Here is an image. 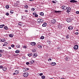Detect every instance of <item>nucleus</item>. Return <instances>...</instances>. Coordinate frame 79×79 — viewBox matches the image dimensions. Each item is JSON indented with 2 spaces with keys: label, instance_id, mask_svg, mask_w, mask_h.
<instances>
[{
  "label": "nucleus",
  "instance_id": "1",
  "mask_svg": "<svg viewBox=\"0 0 79 79\" xmlns=\"http://www.w3.org/2000/svg\"><path fill=\"white\" fill-rule=\"evenodd\" d=\"M44 22V20L42 19H38L37 20V23H42Z\"/></svg>",
  "mask_w": 79,
  "mask_h": 79
},
{
  "label": "nucleus",
  "instance_id": "2",
  "mask_svg": "<svg viewBox=\"0 0 79 79\" xmlns=\"http://www.w3.org/2000/svg\"><path fill=\"white\" fill-rule=\"evenodd\" d=\"M66 9L67 10L66 11L67 13H69V12L71 11V8L70 7H66Z\"/></svg>",
  "mask_w": 79,
  "mask_h": 79
},
{
  "label": "nucleus",
  "instance_id": "3",
  "mask_svg": "<svg viewBox=\"0 0 79 79\" xmlns=\"http://www.w3.org/2000/svg\"><path fill=\"white\" fill-rule=\"evenodd\" d=\"M28 76L29 74L27 73H24L23 74V76H24V77H27Z\"/></svg>",
  "mask_w": 79,
  "mask_h": 79
},
{
  "label": "nucleus",
  "instance_id": "4",
  "mask_svg": "<svg viewBox=\"0 0 79 79\" xmlns=\"http://www.w3.org/2000/svg\"><path fill=\"white\" fill-rule=\"evenodd\" d=\"M78 47L79 46L77 45H75L74 46L73 48L74 50H77V49H78Z\"/></svg>",
  "mask_w": 79,
  "mask_h": 79
},
{
  "label": "nucleus",
  "instance_id": "5",
  "mask_svg": "<svg viewBox=\"0 0 79 79\" xmlns=\"http://www.w3.org/2000/svg\"><path fill=\"white\" fill-rule=\"evenodd\" d=\"M52 23L53 24H55L56 23V20L55 19H52L51 21Z\"/></svg>",
  "mask_w": 79,
  "mask_h": 79
},
{
  "label": "nucleus",
  "instance_id": "6",
  "mask_svg": "<svg viewBox=\"0 0 79 79\" xmlns=\"http://www.w3.org/2000/svg\"><path fill=\"white\" fill-rule=\"evenodd\" d=\"M70 2L71 3H77V1L75 0H71Z\"/></svg>",
  "mask_w": 79,
  "mask_h": 79
},
{
  "label": "nucleus",
  "instance_id": "7",
  "mask_svg": "<svg viewBox=\"0 0 79 79\" xmlns=\"http://www.w3.org/2000/svg\"><path fill=\"white\" fill-rule=\"evenodd\" d=\"M66 6H61V8H62V9L65 10L66 9Z\"/></svg>",
  "mask_w": 79,
  "mask_h": 79
},
{
  "label": "nucleus",
  "instance_id": "8",
  "mask_svg": "<svg viewBox=\"0 0 79 79\" xmlns=\"http://www.w3.org/2000/svg\"><path fill=\"white\" fill-rule=\"evenodd\" d=\"M67 23H70L71 21V19H70V18H68L67 19Z\"/></svg>",
  "mask_w": 79,
  "mask_h": 79
},
{
  "label": "nucleus",
  "instance_id": "9",
  "mask_svg": "<svg viewBox=\"0 0 79 79\" xmlns=\"http://www.w3.org/2000/svg\"><path fill=\"white\" fill-rule=\"evenodd\" d=\"M33 15H35V17H38V15L37 14V13H33Z\"/></svg>",
  "mask_w": 79,
  "mask_h": 79
},
{
  "label": "nucleus",
  "instance_id": "10",
  "mask_svg": "<svg viewBox=\"0 0 79 79\" xmlns=\"http://www.w3.org/2000/svg\"><path fill=\"white\" fill-rule=\"evenodd\" d=\"M47 23H44V24L42 25L43 27H46L47 26Z\"/></svg>",
  "mask_w": 79,
  "mask_h": 79
},
{
  "label": "nucleus",
  "instance_id": "11",
  "mask_svg": "<svg viewBox=\"0 0 79 79\" xmlns=\"http://www.w3.org/2000/svg\"><path fill=\"white\" fill-rule=\"evenodd\" d=\"M36 44L34 42L31 43V45L33 46H34V45H35Z\"/></svg>",
  "mask_w": 79,
  "mask_h": 79
},
{
  "label": "nucleus",
  "instance_id": "12",
  "mask_svg": "<svg viewBox=\"0 0 79 79\" xmlns=\"http://www.w3.org/2000/svg\"><path fill=\"white\" fill-rule=\"evenodd\" d=\"M68 29L69 30H72L73 29V27L72 26H69L68 27Z\"/></svg>",
  "mask_w": 79,
  "mask_h": 79
},
{
  "label": "nucleus",
  "instance_id": "13",
  "mask_svg": "<svg viewBox=\"0 0 79 79\" xmlns=\"http://www.w3.org/2000/svg\"><path fill=\"white\" fill-rule=\"evenodd\" d=\"M51 64L52 66H55V65H56V63H55V62H52Z\"/></svg>",
  "mask_w": 79,
  "mask_h": 79
},
{
  "label": "nucleus",
  "instance_id": "14",
  "mask_svg": "<svg viewBox=\"0 0 79 79\" xmlns=\"http://www.w3.org/2000/svg\"><path fill=\"white\" fill-rule=\"evenodd\" d=\"M14 36V35L13 34H10L9 35V36L10 37H13Z\"/></svg>",
  "mask_w": 79,
  "mask_h": 79
},
{
  "label": "nucleus",
  "instance_id": "15",
  "mask_svg": "<svg viewBox=\"0 0 79 79\" xmlns=\"http://www.w3.org/2000/svg\"><path fill=\"white\" fill-rule=\"evenodd\" d=\"M2 69L3 71H6V68L5 67H3L2 68Z\"/></svg>",
  "mask_w": 79,
  "mask_h": 79
},
{
  "label": "nucleus",
  "instance_id": "16",
  "mask_svg": "<svg viewBox=\"0 0 79 79\" xmlns=\"http://www.w3.org/2000/svg\"><path fill=\"white\" fill-rule=\"evenodd\" d=\"M15 73L16 75H17V74H19V71L18 70H16L15 71Z\"/></svg>",
  "mask_w": 79,
  "mask_h": 79
},
{
  "label": "nucleus",
  "instance_id": "17",
  "mask_svg": "<svg viewBox=\"0 0 79 79\" xmlns=\"http://www.w3.org/2000/svg\"><path fill=\"white\" fill-rule=\"evenodd\" d=\"M33 56L34 58H35V57H37V54H33Z\"/></svg>",
  "mask_w": 79,
  "mask_h": 79
},
{
  "label": "nucleus",
  "instance_id": "18",
  "mask_svg": "<svg viewBox=\"0 0 79 79\" xmlns=\"http://www.w3.org/2000/svg\"><path fill=\"white\" fill-rule=\"evenodd\" d=\"M58 27L59 28V29H61L62 28V26L61 25H59L58 26Z\"/></svg>",
  "mask_w": 79,
  "mask_h": 79
},
{
  "label": "nucleus",
  "instance_id": "19",
  "mask_svg": "<svg viewBox=\"0 0 79 79\" xmlns=\"http://www.w3.org/2000/svg\"><path fill=\"white\" fill-rule=\"evenodd\" d=\"M5 39H2V40H1V42H5Z\"/></svg>",
  "mask_w": 79,
  "mask_h": 79
},
{
  "label": "nucleus",
  "instance_id": "20",
  "mask_svg": "<svg viewBox=\"0 0 79 79\" xmlns=\"http://www.w3.org/2000/svg\"><path fill=\"white\" fill-rule=\"evenodd\" d=\"M16 47H17V48H20V44L17 45L16 46Z\"/></svg>",
  "mask_w": 79,
  "mask_h": 79
},
{
  "label": "nucleus",
  "instance_id": "21",
  "mask_svg": "<svg viewBox=\"0 0 79 79\" xmlns=\"http://www.w3.org/2000/svg\"><path fill=\"white\" fill-rule=\"evenodd\" d=\"M30 63H31V64H32V63H34V60H32L31 61H30Z\"/></svg>",
  "mask_w": 79,
  "mask_h": 79
},
{
  "label": "nucleus",
  "instance_id": "22",
  "mask_svg": "<svg viewBox=\"0 0 79 79\" xmlns=\"http://www.w3.org/2000/svg\"><path fill=\"white\" fill-rule=\"evenodd\" d=\"M19 50H16L15 52L16 53H19Z\"/></svg>",
  "mask_w": 79,
  "mask_h": 79
},
{
  "label": "nucleus",
  "instance_id": "23",
  "mask_svg": "<svg viewBox=\"0 0 79 79\" xmlns=\"http://www.w3.org/2000/svg\"><path fill=\"white\" fill-rule=\"evenodd\" d=\"M45 78V77L44 76H41V78L42 79H44Z\"/></svg>",
  "mask_w": 79,
  "mask_h": 79
},
{
  "label": "nucleus",
  "instance_id": "24",
  "mask_svg": "<svg viewBox=\"0 0 79 79\" xmlns=\"http://www.w3.org/2000/svg\"><path fill=\"white\" fill-rule=\"evenodd\" d=\"M40 15L41 16H44V13L41 12L40 13Z\"/></svg>",
  "mask_w": 79,
  "mask_h": 79
},
{
  "label": "nucleus",
  "instance_id": "25",
  "mask_svg": "<svg viewBox=\"0 0 79 79\" xmlns=\"http://www.w3.org/2000/svg\"><path fill=\"white\" fill-rule=\"evenodd\" d=\"M28 56H32V53H31V54H27Z\"/></svg>",
  "mask_w": 79,
  "mask_h": 79
},
{
  "label": "nucleus",
  "instance_id": "26",
  "mask_svg": "<svg viewBox=\"0 0 79 79\" xmlns=\"http://www.w3.org/2000/svg\"><path fill=\"white\" fill-rule=\"evenodd\" d=\"M24 6L25 8H28V6L27 5H24Z\"/></svg>",
  "mask_w": 79,
  "mask_h": 79
},
{
  "label": "nucleus",
  "instance_id": "27",
  "mask_svg": "<svg viewBox=\"0 0 79 79\" xmlns=\"http://www.w3.org/2000/svg\"><path fill=\"white\" fill-rule=\"evenodd\" d=\"M4 28L5 29H6V30L8 29V27L7 26H5L4 27Z\"/></svg>",
  "mask_w": 79,
  "mask_h": 79
},
{
  "label": "nucleus",
  "instance_id": "28",
  "mask_svg": "<svg viewBox=\"0 0 79 79\" xmlns=\"http://www.w3.org/2000/svg\"><path fill=\"white\" fill-rule=\"evenodd\" d=\"M6 8H7V9H8V8H10V6H9L8 5H7L6 6Z\"/></svg>",
  "mask_w": 79,
  "mask_h": 79
},
{
  "label": "nucleus",
  "instance_id": "29",
  "mask_svg": "<svg viewBox=\"0 0 79 79\" xmlns=\"http://www.w3.org/2000/svg\"><path fill=\"white\" fill-rule=\"evenodd\" d=\"M44 36H42L41 37H40V39H44Z\"/></svg>",
  "mask_w": 79,
  "mask_h": 79
},
{
  "label": "nucleus",
  "instance_id": "30",
  "mask_svg": "<svg viewBox=\"0 0 79 79\" xmlns=\"http://www.w3.org/2000/svg\"><path fill=\"white\" fill-rule=\"evenodd\" d=\"M38 48H42V46L40 45H38Z\"/></svg>",
  "mask_w": 79,
  "mask_h": 79
},
{
  "label": "nucleus",
  "instance_id": "31",
  "mask_svg": "<svg viewBox=\"0 0 79 79\" xmlns=\"http://www.w3.org/2000/svg\"><path fill=\"white\" fill-rule=\"evenodd\" d=\"M65 60H66L67 61H68V60H69V58L67 57L65 58Z\"/></svg>",
  "mask_w": 79,
  "mask_h": 79
},
{
  "label": "nucleus",
  "instance_id": "32",
  "mask_svg": "<svg viewBox=\"0 0 79 79\" xmlns=\"http://www.w3.org/2000/svg\"><path fill=\"white\" fill-rule=\"evenodd\" d=\"M60 11H57L56 10L55 11V13H60Z\"/></svg>",
  "mask_w": 79,
  "mask_h": 79
},
{
  "label": "nucleus",
  "instance_id": "33",
  "mask_svg": "<svg viewBox=\"0 0 79 79\" xmlns=\"http://www.w3.org/2000/svg\"><path fill=\"white\" fill-rule=\"evenodd\" d=\"M18 25L19 26H22V23H18Z\"/></svg>",
  "mask_w": 79,
  "mask_h": 79
},
{
  "label": "nucleus",
  "instance_id": "34",
  "mask_svg": "<svg viewBox=\"0 0 79 79\" xmlns=\"http://www.w3.org/2000/svg\"><path fill=\"white\" fill-rule=\"evenodd\" d=\"M11 47H12V48H14L15 47V45L14 44H12L11 45Z\"/></svg>",
  "mask_w": 79,
  "mask_h": 79
},
{
  "label": "nucleus",
  "instance_id": "35",
  "mask_svg": "<svg viewBox=\"0 0 79 79\" xmlns=\"http://www.w3.org/2000/svg\"><path fill=\"white\" fill-rule=\"evenodd\" d=\"M31 10L32 11H34V10H35V9L34 8H31Z\"/></svg>",
  "mask_w": 79,
  "mask_h": 79
},
{
  "label": "nucleus",
  "instance_id": "36",
  "mask_svg": "<svg viewBox=\"0 0 79 79\" xmlns=\"http://www.w3.org/2000/svg\"><path fill=\"white\" fill-rule=\"evenodd\" d=\"M3 26H2V25H0V28H3Z\"/></svg>",
  "mask_w": 79,
  "mask_h": 79
},
{
  "label": "nucleus",
  "instance_id": "37",
  "mask_svg": "<svg viewBox=\"0 0 79 79\" xmlns=\"http://www.w3.org/2000/svg\"><path fill=\"white\" fill-rule=\"evenodd\" d=\"M42 75H43V73H40L39 74V75L40 76H42Z\"/></svg>",
  "mask_w": 79,
  "mask_h": 79
},
{
  "label": "nucleus",
  "instance_id": "38",
  "mask_svg": "<svg viewBox=\"0 0 79 79\" xmlns=\"http://www.w3.org/2000/svg\"><path fill=\"white\" fill-rule=\"evenodd\" d=\"M23 48H27V47H26V46H23Z\"/></svg>",
  "mask_w": 79,
  "mask_h": 79
},
{
  "label": "nucleus",
  "instance_id": "39",
  "mask_svg": "<svg viewBox=\"0 0 79 79\" xmlns=\"http://www.w3.org/2000/svg\"><path fill=\"white\" fill-rule=\"evenodd\" d=\"M26 64H27V65H29V62H27L26 63Z\"/></svg>",
  "mask_w": 79,
  "mask_h": 79
},
{
  "label": "nucleus",
  "instance_id": "40",
  "mask_svg": "<svg viewBox=\"0 0 79 79\" xmlns=\"http://www.w3.org/2000/svg\"><path fill=\"white\" fill-rule=\"evenodd\" d=\"M48 61H52V59L50 58L49 59H48Z\"/></svg>",
  "mask_w": 79,
  "mask_h": 79
},
{
  "label": "nucleus",
  "instance_id": "41",
  "mask_svg": "<svg viewBox=\"0 0 79 79\" xmlns=\"http://www.w3.org/2000/svg\"><path fill=\"white\" fill-rule=\"evenodd\" d=\"M10 13H12V14L13 13V10H10Z\"/></svg>",
  "mask_w": 79,
  "mask_h": 79
},
{
  "label": "nucleus",
  "instance_id": "42",
  "mask_svg": "<svg viewBox=\"0 0 79 79\" xmlns=\"http://www.w3.org/2000/svg\"><path fill=\"white\" fill-rule=\"evenodd\" d=\"M6 16H8V15H9V13H6Z\"/></svg>",
  "mask_w": 79,
  "mask_h": 79
},
{
  "label": "nucleus",
  "instance_id": "43",
  "mask_svg": "<svg viewBox=\"0 0 79 79\" xmlns=\"http://www.w3.org/2000/svg\"><path fill=\"white\" fill-rule=\"evenodd\" d=\"M76 13L77 14H79V11H77L76 12Z\"/></svg>",
  "mask_w": 79,
  "mask_h": 79
},
{
  "label": "nucleus",
  "instance_id": "44",
  "mask_svg": "<svg viewBox=\"0 0 79 79\" xmlns=\"http://www.w3.org/2000/svg\"><path fill=\"white\" fill-rule=\"evenodd\" d=\"M25 12H26V13H27L28 12V10H25Z\"/></svg>",
  "mask_w": 79,
  "mask_h": 79
},
{
  "label": "nucleus",
  "instance_id": "45",
  "mask_svg": "<svg viewBox=\"0 0 79 79\" xmlns=\"http://www.w3.org/2000/svg\"><path fill=\"white\" fill-rule=\"evenodd\" d=\"M52 3H56V2H55V1H53L52 2Z\"/></svg>",
  "mask_w": 79,
  "mask_h": 79
},
{
  "label": "nucleus",
  "instance_id": "46",
  "mask_svg": "<svg viewBox=\"0 0 79 79\" xmlns=\"http://www.w3.org/2000/svg\"><path fill=\"white\" fill-rule=\"evenodd\" d=\"M33 52H35V50L34 49L32 50Z\"/></svg>",
  "mask_w": 79,
  "mask_h": 79
},
{
  "label": "nucleus",
  "instance_id": "47",
  "mask_svg": "<svg viewBox=\"0 0 79 79\" xmlns=\"http://www.w3.org/2000/svg\"><path fill=\"white\" fill-rule=\"evenodd\" d=\"M3 66H0V69H2V68H3Z\"/></svg>",
  "mask_w": 79,
  "mask_h": 79
},
{
  "label": "nucleus",
  "instance_id": "48",
  "mask_svg": "<svg viewBox=\"0 0 79 79\" xmlns=\"http://www.w3.org/2000/svg\"><path fill=\"white\" fill-rule=\"evenodd\" d=\"M66 38H67V39H68V38H69V36H68V35L66 36Z\"/></svg>",
  "mask_w": 79,
  "mask_h": 79
},
{
  "label": "nucleus",
  "instance_id": "49",
  "mask_svg": "<svg viewBox=\"0 0 79 79\" xmlns=\"http://www.w3.org/2000/svg\"><path fill=\"white\" fill-rule=\"evenodd\" d=\"M5 44L6 45H7V42H5Z\"/></svg>",
  "mask_w": 79,
  "mask_h": 79
},
{
  "label": "nucleus",
  "instance_id": "50",
  "mask_svg": "<svg viewBox=\"0 0 79 79\" xmlns=\"http://www.w3.org/2000/svg\"><path fill=\"white\" fill-rule=\"evenodd\" d=\"M78 32H76L75 33V34H76V35H77V34H78Z\"/></svg>",
  "mask_w": 79,
  "mask_h": 79
},
{
  "label": "nucleus",
  "instance_id": "51",
  "mask_svg": "<svg viewBox=\"0 0 79 79\" xmlns=\"http://www.w3.org/2000/svg\"><path fill=\"white\" fill-rule=\"evenodd\" d=\"M60 47H58L57 49H60Z\"/></svg>",
  "mask_w": 79,
  "mask_h": 79
},
{
  "label": "nucleus",
  "instance_id": "52",
  "mask_svg": "<svg viewBox=\"0 0 79 79\" xmlns=\"http://www.w3.org/2000/svg\"><path fill=\"white\" fill-rule=\"evenodd\" d=\"M0 52H2V50H0Z\"/></svg>",
  "mask_w": 79,
  "mask_h": 79
},
{
  "label": "nucleus",
  "instance_id": "53",
  "mask_svg": "<svg viewBox=\"0 0 79 79\" xmlns=\"http://www.w3.org/2000/svg\"><path fill=\"white\" fill-rule=\"evenodd\" d=\"M2 27H3V26H5V24H2Z\"/></svg>",
  "mask_w": 79,
  "mask_h": 79
},
{
  "label": "nucleus",
  "instance_id": "54",
  "mask_svg": "<svg viewBox=\"0 0 79 79\" xmlns=\"http://www.w3.org/2000/svg\"><path fill=\"white\" fill-rule=\"evenodd\" d=\"M9 49H11V48L10 47H9Z\"/></svg>",
  "mask_w": 79,
  "mask_h": 79
},
{
  "label": "nucleus",
  "instance_id": "55",
  "mask_svg": "<svg viewBox=\"0 0 79 79\" xmlns=\"http://www.w3.org/2000/svg\"><path fill=\"white\" fill-rule=\"evenodd\" d=\"M33 0H29V1H30V2H32V1H33Z\"/></svg>",
  "mask_w": 79,
  "mask_h": 79
},
{
  "label": "nucleus",
  "instance_id": "56",
  "mask_svg": "<svg viewBox=\"0 0 79 79\" xmlns=\"http://www.w3.org/2000/svg\"><path fill=\"white\" fill-rule=\"evenodd\" d=\"M5 45H6L5 44H4L3 45V46H5Z\"/></svg>",
  "mask_w": 79,
  "mask_h": 79
},
{
  "label": "nucleus",
  "instance_id": "57",
  "mask_svg": "<svg viewBox=\"0 0 79 79\" xmlns=\"http://www.w3.org/2000/svg\"><path fill=\"white\" fill-rule=\"evenodd\" d=\"M13 74L14 75H15V74H16V73H14Z\"/></svg>",
  "mask_w": 79,
  "mask_h": 79
},
{
  "label": "nucleus",
  "instance_id": "58",
  "mask_svg": "<svg viewBox=\"0 0 79 79\" xmlns=\"http://www.w3.org/2000/svg\"><path fill=\"white\" fill-rule=\"evenodd\" d=\"M0 56H2V54L0 53Z\"/></svg>",
  "mask_w": 79,
  "mask_h": 79
},
{
  "label": "nucleus",
  "instance_id": "59",
  "mask_svg": "<svg viewBox=\"0 0 79 79\" xmlns=\"http://www.w3.org/2000/svg\"><path fill=\"white\" fill-rule=\"evenodd\" d=\"M29 68H27V70H29Z\"/></svg>",
  "mask_w": 79,
  "mask_h": 79
},
{
  "label": "nucleus",
  "instance_id": "60",
  "mask_svg": "<svg viewBox=\"0 0 79 79\" xmlns=\"http://www.w3.org/2000/svg\"><path fill=\"white\" fill-rule=\"evenodd\" d=\"M76 31H78V29H76Z\"/></svg>",
  "mask_w": 79,
  "mask_h": 79
},
{
  "label": "nucleus",
  "instance_id": "61",
  "mask_svg": "<svg viewBox=\"0 0 79 79\" xmlns=\"http://www.w3.org/2000/svg\"><path fill=\"white\" fill-rule=\"evenodd\" d=\"M60 79H64V78H61Z\"/></svg>",
  "mask_w": 79,
  "mask_h": 79
},
{
  "label": "nucleus",
  "instance_id": "62",
  "mask_svg": "<svg viewBox=\"0 0 79 79\" xmlns=\"http://www.w3.org/2000/svg\"><path fill=\"white\" fill-rule=\"evenodd\" d=\"M1 42V39H0V42Z\"/></svg>",
  "mask_w": 79,
  "mask_h": 79
}]
</instances>
